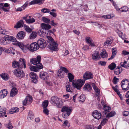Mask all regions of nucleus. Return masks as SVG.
Segmentation results:
<instances>
[{"instance_id":"f257e3e1","label":"nucleus","mask_w":129,"mask_h":129,"mask_svg":"<svg viewBox=\"0 0 129 129\" xmlns=\"http://www.w3.org/2000/svg\"><path fill=\"white\" fill-rule=\"evenodd\" d=\"M15 44L16 45H17L25 53L27 52L28 50L33 52L39 49L38 45L36 42L33 43L30 45L28 44L26 45H24L21 42H17L15 43Z\"/></svg>"},{"instance_id":"f03ea898","label":"nucleus","mask_w":129,"mask_h":129,"mask_svg":"<svg viewBox=\"0 0 129 129\" xmlns=\"http://www.w3.org/2000/svg\"><path fill=\"white\" fill-rule=\"evenodd\" d=\"M84 80H82L80 79L77 81L76 83H74L73 82L72 85L75 88L78 89H80L85 82V80L90 79L93 78V75L89 71L86 72L83 76Z\"/></svg>"},{"instance_id":"7ed1b4c3","label":"nucleus","mask_w":129,"mask_h":129,"mask_svg":"<svg viewBox=\"0 0 129 129\" xmlns=\"http://www.w3.org/2000/svg\"><path fill=\"white\" fill-rule=\"evenodd\" d=\"M49 44V48L52 50L56 51L58 49V44L50 36L47 37Z\"/></svg>"},{"instance_id":"20e7f679","label":"nucleus","mask_w":129,"mask_h":129,"mask_svg":"<svg viewBox=\"0 0 129 129\" xmlns=\"http://www.w3.org/2000/svg\"><path fill=\"white\" fill-rule=\"evenodd\" d=\"M41 60V57L39 55L37 56V58H32L30 60V63L34 65H36L37 68L39 69H42L43 68L42 64L40 63Z\"/></svg>"},{"instance_id":"39448f33","label":"nucleus","mask_w":129,"mask_h":129,"mask_svg":"<svg viewBox=\"0 0 129 129\" xmlns=\"http://www.w3.org/2000/svg\"><path fill=\"white\" fill-rule=\"evenodd\" d=\"M14 75L20 79L23 78L25 76V73L23 71L19 69H15L14 71Z\"/></svg>"},{"instance_id":"423d86ee","label":"nucleus","mask_w":129,"mask_h":129,"mask_svg":"<svg viewBox=\"0 0 129 129\" xmlns=\"http://www.w3.org/2000/svg\"><path fill=\"white\" fill-rule=\"evenodd\" d=\"M121 85L122 90L126 91L129 89V81L127 79H124L121 82Z\"/></svg>"},{"instance_id":"0eeeda50","label":"nucleus","mask_w":129,"mask_h":129,"mask_svg":"<svg viewBox=\"0 0 129 129\" xmlns=\"http://www.w3.org/2000/svg\"><path fill=\"white\" fill-rule=\"evenodd\" d=\"M51 101L55 104L58 108L61 107L63 105V102L59 100L57 97L52 96L51 98Z\"/></svg>"},{"instance_id":"6e6552de","label":"nucleus","mask_w":129,"mask_h":129,"mask_svg":"<svg viewBox=\"0 0 129 129\" xmlns=\"http://www.w3.org/2000/svg\"><path fill=\"white\" fill-rule=\"evenodd\" d=\"M72 110L71 107L67 106H63L61 109V111L62 112H66L68 116H69L71 113Z\"/></svg>"},{"instance_id":"1a4fd4ad","label":"nucleus","mask_w":129,"mask_h":129,"mask_svg":"<svg viewBox=\"0 0 129 129\" xmlns=\"http://www.w3.org/2000/svg\"><path fill=\"white\" fill-rule=\"evenodd\" d=\"M39 48H44L46 46V41L43 39H40L37 42V43Z\"/></svg>"},{"instance_id":"9d476101","label":"nucleus","mask_w":129,"mask_h":129,"mask_svg":"<svg viewBox=\"0 0 129 129\" xmlns=\"http://www.w3.org/2000/svg\"><path fill=\"white\" fill-rule=\"evenodd\" d=\"M32 97L30 95H28L23 101V104L24 106H25L27 103L30 104L32 102Z\"/></svg>"},{"instance_id":"9b49d317","label":"nucleus","mask_w":129,"mask_h":129,"mask_svg":"<svg viewBox=\"0 0 129 129\" xmlns=\"http://www.w3.org/2000/svg\"><path fill=\"white\" fill-rule=\"evenodd\" d=\"M92 116L95 119L98 120L100 119L102 116L101 113L97 110H95L92 114Z\"/></svg>"},{"instance_id":"f8f14e48","label":"nucleus","mask_w":129,"mask_h":129,"mask_svg":"<svg viewBox=\"0 0 129 129\" xmlns=\"http://www.w3.org/2000/svg\"><path fill=\"white\" fill-rule=\"evenodd\" d=\"M92 58L93 60L95 61L100 59L101 57L99 51H95L92 55Z\"/></svg>"},{"instance_id":"ddd939ff","label":"nucleus","mask_w":129,"mask_h":129,"mask_svg":"<svg viewBox=\"0 0 129 129\" xmlns=\"http://www.w3.org/2000/svg\"><path fill=\"white\" fill-rule=\"evenodd\" d=\"M29 76L30 78L32 79V81L33 82L35 83H36L37 82V78L38 76L36 73L31 72L30 73Z\"/></svg>"},{"instance_id":"4468645a","label":"nucleus","mask_w":129,"mask_h":129,"mask_svg":"<svg viewBox=\"0 0 129 129\" xmlns=\"http://www.w3.org/2000/svg\"><path fill=\"white\" fill-rule=\"evenodd\" d=\"M14 39L15 40H16V39L15 38H14ZM2 42L4 45H5L7 44V40L9 41H13V40L14 41V38L13 37L8 35L6 36V38H3L2 39Z\"/></svg>"},{"instance_id":"2eb2a0df","label":"nucleus","mask_w":129,"mask_h":129,"mask_svg":"<svg viewBox=\"0 0 129 129\" xmlns=\"http://www.w3.org/2000/svg\"><path fill=\"white\" fill-rule=\"evenodd\" d=\"M39 76L43 80H45L48 79L49 75L47 73L44 72H40Z\"/></svg>"},{"instance_id":"dca6fc26","label":"nucleus","mask_w":129,"mask_h":129,"mask_svg":"<svg viewBox=\"0 0 129 129\" xmlns=\"http://www.w3.org/2000/svg\"><path fill=\"white\" fill-rule=\"evenodd\" d=\"M19 68H23L24 69L26 68L25 64V59L23 58H20L19 60Z\"/></svg>"},{"instance_id":"f3484780","label":"nucleus","mask_w":129,"mask_h":129,"mask_svg":"<svg viewBox=\"0 0 129 129\" xmlns=\"http://www.w3.org/2000/svg\"><path fill=\"white\" fill-rule=\"evenodd\" d=\"M25 33L23 31H19L17 35V38L19 40H22L24 39L25 35Z\"/></svg>"},{"instance_id":"a211bd4d","label":"nucleus","mask_w":129,"mask_h":129,"mask_svg":"<svg viewBox=\"0 0 129 129\" xmlns=\"http://www.w3.org/2000/svg\"><path fill=\"white\" fill-rule=\"evenodd\" d=\"M6 109L5 108H2L0 106V117H2L4 116L6 117L7 116V115H6Z\"/></svg>"},{"instance_id":"6ab92c4d","label":"nucleus","mask_w":129,"mask_h":129,"mask_svg":"<svg viewBox=\"0 0 129 129\" xmlns=\"http://www.w3.org/2000/svg\"><path fill=\"white\" fill-rule=\"evenodd\" d=\"M45 0H33L29 3L30 5L39 4L41 5L43 3Z\"/></svg>"},{"instance_id":"aec40b11","label":"nucleus","mask_w":129,"mask_h":129,"mask_svg":"<svg viewBox=\"0 0 129 129\" xmlns=\"http://www.w3.org/2000/svg\"><path fill=\"white\" fill-rule=\"evenodd\" d=\"M18 90L15 87L13 88L10 92V96L11 97H13L17 93Z\"/></svg>"},{"instance_id":"412c9836","label":"nucleus","mask_w":129,"mask_h":129,"mask_svg":"<svg viewBox=\"0 0 129 129\" xmlns=\"http://www.w3.org/2000/svg\"><path fill=\"white\" fill-rule=\"evenodd\" d=\"M100 56L103 58H107L108 57V54L105 49H103L102 50Z\"/></svg>"},{"instance_id":"4be33fe9","label":"nucleus","mask_w":129,"mask_h":129,"mask_svg":"<svg viewBox=\"0 0 129 129\" xmlns=\"http://www.w3.org/2000/svg\"><path fill=\"white\" fill-rule=\"evenodd\" d=\"M91 85L96 93V95L98 96L100 93V90L94 83H92Z\"/></svg>"},{"instance_id":"5701e85b","label":"nucleus","mask_w":129,"mask_h":129,"mask_svg":"<svg viewBox=\"0 0 129 129\" xmlns=\"http://www.w3.org/2000/svg\"><path fill=\"white\" fill-rule=\"evenodd\" d=\"M84 90L85 91L89 92L92 89V87L91 85L88 84H86L83 87Z\"/></svg>"},{"instance_id":"b1692460","label":"nucleus","mask_w":129,"mask_h":129,"mask_svg":"<svg viewBox=\"0 0 129 129\" xmlns=\"http://www.w3.org/2000/svg\"><path fill=\"white\" fill-rule=\"evenodd\" d=\"M120 64L123 67L127 68L128 67H129V58H128L127 61L125 60L124 62H121Z\"/></svg>"},{"instance_id":"393cba45","label":"nucleus","mask_w":129,"mask_h":129,"mask_svg":"<svg viewBox=\"0 0 129 129\" xmlns=\"http://www.w3.org/2000/svg\"><path fill=\"white\" fill-rule=\"evenodd\" d=\"M41 26L42 28L44 30H48L51 28V26L49 24L44 23H42L41 24Z\"/></svg>"},{"instance_id":"a878e982","label":"nucleus","mask_w":129,"mask_h":129,"mask_svg":"<svg viewBox=\"0 0 129 129\" xmlns=\"http://www.w3.org/2000/svg\"><path fill=\"white\" fill-rule=\"evenodd\" d=\"M24 25V22L22 20H20L18 22L17 24L14 26V27L18 28Z\"/></svg>"},{"instance_id":"bb28decb","label":"nucleus","mask_w":129,"mask_h":129,"mask_svg":"<svg viewBox=\"0 0 129 129\" xmlns=\"http://www.w3.org/2000/svg\"><path fill=\"white\" fill-rule=\"evenodd\" d=\"M112 38L111 37H110L109 38H108L107 40L104 43V46H106V45L108 46V45H110L112 43Z\"/></svg>"},{"instance_id":"cd10ccee","label":"nucleus","mask_w":129,"mask_h":129,"mask_svg":"<svg viewBox=\"0 0 129 129\" xmlns=\"http://www.w3.org/2000/svg\"><path fill=\"white\" fill-rule=\"evenodd\" d=\"M115 31L118 34L119 37H121L122 39H124L126 38L125 35L124 34L123 35V33L121 31L117 29H116Z\"/></svg>"},{"instance_id":"c85d7f7f","label":"nucleus","mask_w":129,"mask_h":129,"mask_svg":"<svg viewBox=\"0 0 129 129\" xmlns=\"http://www.w3.org/2000/svg\"><path fill=\"white\" fill-rule=\"evenodd\" d=\"M7 93L8 91L6 89L2 90L0 92V95H1V97L3 98L5 97L7 95Z\"/></svg>"},{"instance_id":"c756f323","label":"nucleus","mask_w":129,"mask_h":129,"mask_svg":"<svg viewBox=\"0 0 129 129\" xmlns=\"http://www.w3.org/2000/svg\"><path fill=\"white\" fill-rule=\"evenodd\" d=\"M15 50L13 48L11 47L10 48L6 49L5 50V52H6L10 54H12L13 55H14L15 54L14 51Z\"/></svg>"},{"instance_id":"7c9ffc66","label":"nucleus","mask_w":129,"mask_h":129,"mask_svg":"<svg viewBox=\"0 0 129 129\" xmlns=\"http://www.w3.org/2000/svg\"><path fill=\"white\" fill-rule=\"evenodd\" d=\"M103 108L105 111V114H106L110 111L111 108L110 107L105 105L103 106Z\"/></svg>"},{"instance_id":"2f4dec72","label":"nucleus","mask_w":129,"mask_h":129,"mask_svg":"<svg viewBox=\"0 0 129 129\" xmlns=\"http://www.w3.org/2000/svg\"><path fill=\"white\" fill-rule=\"evenodd\" d=\"M34 115L33 112L32 111H29L27 118L28 120H31L34 119Z\"/></svg>"},{"instance_id":"473e14b6","label":"nucleus","mask_w":129,"mask_h":129,"mask_svg":"<svg viewBox=\"0 0 129 129\" xmlns=\"http://www.w3.org/2000/svg\"><path fill=\"white\" fill-rule=\"evenodd\" d=\"M57 75L60 78H63L64 77L63 72H62L61 70L59 69L58 70L57 72Z\"/></svg>"},{"instance_id":"72a5a7b5","label":"nucleus","mask_w":129,"mask_h":129,"mask_svg":"<svg viewBox=\"0 0 129 129\" xmlns=\"http://www.w3.org/2000/svg\"><path fill=\"white\" fill-rule=\"evenodd\" d=\"M19 111V109L17 107L13 108L10 110L9 113L10 114H12L14 113L17 112Z\"/></svg>"},{"instance_id":"f704fd0d","label":"nucleus","mask_w":129,"mask_h":129,"mask_svg":"<svg viewBox=\"0 0 129 129\" xmlns=\"http://www.w3.org/2000/svg\"><path fill=\"white\" fill-rule=\"evenodd\" d=\"M112 88L114 91L116 92L117 94L119 95L121 100L123 99V97L122 95L120 94V92L119 90L118 89L115 88V87L113 86Z\"/></svg>"},{"instance_id":"c9c22d12","label":"nucleus","mask_w":129,"mask_h":129,"mask_svg":"<svg viewBox=\"0 0 129 129\" xmlns=\"http://www.w3.org/2000/svg\"><path fill=\"white\" fill-rule=\"evenodd\" d=\"M78 100L80 102H84L85 100V95L83 94H82L81 95L78 96Z\"/></svg>"},{"instance_id":"e433bc0d","label":"nucleus","mask_w":129,"mask_h":129,"mask_svg":"<svg viewBox=\"0 0 129 129\" xmlns=\"http://www.w3.org/2000/svg\"><path fill=\"white\" fill-rule=\"evenodd\" d=\"M66 90L67 92H72V89L71 87V85L69 82H67L66 84Z\"/></svg>"},{"instance_id":"4c0bfd02","label":"nucleus","mask_w":129,"mask_h":129,"mask_svg":"<svg viewBox=\"0 0 129 129\" xmlns=\"http://www.w3.org/2000/svg\"><path fill=\"white\" fill-rule=\"evenodd\" d=\"M0 76L4 80H8L9 78V76L7 74H1L0 75Z\"/></svg>"},{"instance_id":"58836bf2","label":"nucleus","mask_w":129,"mask_h":129,"mask_svg":"<svg viewBox=\"0 0 129 129\" xmlns=\"http://www.w3.org/2000/svg\"><path fill=\"white\" fill-rule=\"evenodd\" d=\"M8 32L7 31L2 27H0V33L4 35L8 34Z\"/></svg>"},{"instance_id":"ea45409f","label":"nucleus","mask_w":129,"mask_h":129,"mask_svg":"<svg viewBox=\"0 0 129 129\" xmlns=\"http://www.w3.org/2000/svg\"><path fill=\"white\" fill-rule=\"evenodd\" d=\"M122 71L121 68L118 67L117 68L115 69L114 73L116 75H119L120 73Z\"/></svg>"},{"instance_id":"a19ab883","label":"nucleus","mask_w":129,"mask_h":129,"mask_svg":"<svg viewBox=\"0 0 129 129\" xmlns=\"http://www.w3.org/2000/svg\"><path fill=\"white\" fill-rule=\"evenodd\" d=\"M4 125L6 128L8 129H12L13 127V126L12 125V124L11 123V122H9L8 123L5 124Z\"/></svg>"},{"instance_id":"79ce46f5","label":"nucleus","mask_w":129,"mask_h":129,"mask_svg":"<svg viewBox=\"0 0 129 129\" xmlns=\"http://www.w3.org/2000/svg\"><path fill=\"white\" fill-rule=\"evenodd\" d=\"M29 69L31 71L35 72H37L38 71V70L40 69L37 68L36 66V67L33 66H30L29 67Z\"/></svg>"},{"instance_id":"37998d69","label":"nucleus","mask_w":129,"mask_h":129,"mask_svg":"<svg viewBox=\"0 0 129 129\" xmlns=\"http://www.w3.org/2000/svg\"><path fill=\"white\" fill-rule=\"evenodd\" d=\"M115 114V112L114 111H111L109 113L107 114L106 116V117L107 118H109L110 117H112L114 116Z\"/></svg>"},{"instance_id":"c03bdc74","label":"nucleus","mask_w":129,"mask_h":129,"mask_svg":"<svg viewBox=\"0 0 129 129\" xmlns=\"http://www.w3.org/2000/svg\"><path fill=\"white\" fill-rule=\"evenodd\" d=\"M68 77L69 79V81L70 82H74V83H76V82L75 83H74V81H72V80L74 79V76L71 73H68ZM77 82V81H76ZM73 82H72V83Z\"/></svg>"},{"instance_id":"a18cd8bd","label":"nucleus","mask_w":129,"mask_h":129,"mask_svg":"<svg viewBox=\"0 0 129 129\" xmlns=\"http://www.w3.org/2000/svg\"><path fill=\"white\" fill-rule=\"evenodd\" d=\"M108 67L111 70H113L116 67V64L114 62H112L108 66Z\"/></svg>"},{"instance_id":"49530a36","label":"nucleus","mask_w":129,"mask_h":129,"mask_svg":"<svg viewBox=\"0 0 129 129\" xmlns=\"http://www.w3.org/2000/svg\"><path fill=\"white\" fill-rule=\"evenodd\" d=\"M37 36V33L35 32H33L30 34L29 38L30 39H34Z\"/></svg>"},{"instance_id":"de8ad7c7","label":"nucleus","mask_w":129,"mask_h":129,"mask_svg":"<svg viewBox=\"0 0 129 129\" xmlns=\"http://www.w3.org/2000/svg\"><path fill=\"white\" fill-rule=\"evenodd\" d=\"M19 61H14L12 62V66L14 68H19Z\"/></svg>"},{"instance_id":"09e8293b","label":"nucleus","mask_w":129,"mask_h":129,"mask_svg":"<svg viewBox=\"0 0 129 129\" xmlns=\"http://www.w3.org/2000/svg\"><path fill=\"white\" fill-rule=\"evenodd\" d=\"M35 21V19L33 18L28 19H27L26 20V22L28 24L33 23Z\"/></svg>"},{"instance_id":"8fccbe9b","label":"nucleus","mask_w":129,"mask_h":129,"mask_svg":"<svg viewBox=\"0 0 129 129\" xmlns=\"http://www.w3.org/2000/svg\"><path fill=\"white\" fill-rule=\"evenodd\" d=\"M108 121V119L106 118L103 119L101 121L100 125L101 126H103L105 125Z\"/></svg>"},{"instance_id":"3c124183","label":"nucleus","mask_w":129,"mask_h":129,"mask_svg":"<svg viewBox=\"0 0 129 129\" xmlns=\"http://www.w3.org/2000/svg\"><path fill=\"white\" fill-rule=\"evenodd\" d=\"M24 27L25 28V29L27 32L29 33H30L31 32V29L28 26H27L26 25L24 24Z\"/></svg>"},{"instance_id":"603ef678","label":"nucleus","mask_w":129,"mask_h":129,"mask_svg":"<svg viewBox=\"0 0 129 129\" xmlns=\"http://www.w3.org/2000/svg\"><path fill=\"white\" fill-rule=\"evenodd\" d=\"M121 12H125L128 11V8L126 6H124L122 7L121 8Z\"/></svg>"},{"instance_id":"864d4df0","label":"nucleus","mask_w":129,"mask_h":129,"mask_svg":"<svg viewBox=\"0 0 129 129\" xmlns=\"http://www.w3.org/2000/svg\"><path fill=\"white\" fill-rule=\"evenodd\" d=\"M48 100L45 101L42 104L43 107V108H46L48 106Z\"/></svg>"},{"instance_id":"5fc2aeb1","label":"nucleus","mask_w":129,"mask_h":129,"mask_svg":"<svg viewBox=\"0 0 129 129\" xmlns=\"http://www.w3.org/2000/svg\"><path fill=\"white\" fill-rule=\"evenodd\" d=\"M42 20L44 22L47 23H49L50 22V20L49 19L46 18L45 17H43Z\"/></svg>"},{"instance_id":"6e6d98bb","label":"nucleus","mask_w":129,"mask_h":129,"mask_svg":"<svg viewBox=\"0 0 129 129\" xmlns=\"http://www.w3.org/2000/svg\"><path fill=\"white\" fill-rule=\"evenodd\" d=\"M41 11L44 13H49L50 10L49 9L44 8L41 10Z\"/></svg>"},{"instance_id":"4d7b16f0","label":"nucleus","mask_w":129,"mask_h":129,"mask_svg":"<svg viewBox=\"0 0 129 129\" xmlns=\"http://www.w3.org/2000/svg\"><path fill=\"white\" fill-rule=\"evenodd\" d=\"M63 126L65 127L67 126L68 127H69L70 126V124L68 123V120H66L62 124Z\"/></svg>"},{"instance_id":"13d9d810","label":"nucleus","mask_w":129,"mask_h":129,"mask_svg":"<svg viewBox=\"0 0 129 129\" xmlns=\"http://www.w3.org/2000/svg\"><path fill=\"white\" fill-rule=\"evenodd\" d=\"M119 80V79L117 78L116 77H115L113 80V82L114 84H116Z\"/></svg>"},{"instance_id":"bf43d9fd","label":"nucleus","mask_w":129,"mask_h":129,"mask_svg":"<svg viewBox=\"0 0 129 129\" xmlns=\"http://www.w3.org/2000/svg\"><path fill=\"white\" fill-rule=\"evenodd\" d=\"M28 3V2H26L21 7L23 10H25V8L27 7Z\"/></svg>"},{"instance_id":"052dcab7","label":"nucleus","mask_w":129,"mask_h":129,"mask_svg":"<svg viewBox=\"0 0 129 129\" xmlns=\"http://www.w3.org/2000/svg\"><path fill=\"white\" fill-rule=\"evenodd\" d=\"M60 70H62V72L64 71L66 73H68L69 72V71L66 68L63 67H61L60 69Z\"/></svg>"},{"instance_id":"680f3d73","label":"nucleus","mask_w":129,"mask_h":129,"mask_svg":"<svg viewBox=\"0 0 129 129\" xmlns=\"http://www.w3.org/2000/svg\"><path fill=\"white\" fill-rule=\"evenodd\" d=\"M117 53L116 52H112V55L111 57L108 58V60H110L111 59H113L116 55Z\"/></svg>"},{"instance_id":"e2e57ef3","label":"nucleus","mask_w":129,"mask_h":129,"mask_svg":"<svg viewBox=\"0 0 129 129\" xmlns=\"http://www.w3.org/2000/svg\"><path fill=\"white\" fill-rule=\"evenodd\" d=\"M44 110L43 112V113L45 114L48 115L49 114V111L46 108H43Z\"/></svg>"},{"instance_id":"0e129e2a","label":"nucleus","mask_w":129,"mask_h":129,"mask_svg":"<svg viewBox=\"0 0 129 129\" xmlns=\"http://www.w3.org/2000/svg\"><path fill=\"white\" fill-rule=\"evenodd\" d=\"M44 29L43 28H42L40 29L39 31V33H40L41 34H44V33L46 34V32H45V30H44Z\"/></svg>"},{"instance_id":"69168bd1","label":"nucleus","mask_w":129,"mask_h":129,"mask_svg":"<svg viewBox=\"0 0 129 129\" xmlns=\"http://www.w3.org/2000/svg\"><path fill=\"white\" fill-rule=\"evenodd\" d=\"M85 129H94V128L93 126L88 125L86 126Z\"/></svg>"},{"instance_id":"338daca9","label":"nucleus","mask_w":129,"mask_h":129,"mask_svg":"<svg viewBox=\"0 0 129 129\" xmlns=\"http://www.w3.org/2000/svg\"><path fill=\"white\" fill-rule=\"evenodd\" d=\"M49 14L53 17L54 18L56 17L57 15V14L54 12H50Z\"/></svg>"},{"instance_id":"774afa93","label":"nucleus","mask_w":129,"mask_h":129,"mask_svg":"<svg viewBox=\"0 0 129 129\" xmlns=\"http://www.w3.org/2000/svg\"><path fill=\"white\" fill-rule=\"evenodd\" d=\"M88 44L89 46L91 47H94L95 46V45L94 44V42L92 41H90Z\"/></svg>"}]
</instances>
